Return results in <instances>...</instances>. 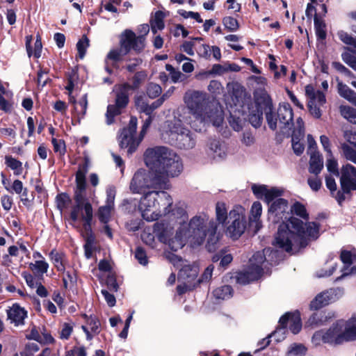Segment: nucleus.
Listing matches in <instances>:
<instances>
[{"mask_svg":"<svg viewBox=\"0 0 356 356\" xmlns=\"http://www.w3.org/2000/svg\"><path fill=\"white\" fill-rule=\"evenodd\" d=\"M270 252V254H276L277 251L271 250L270 248L265 249L264 252H256L250 259V264H259L263 266V264L266 260V255Z\"/></svg>","mask_w":356,"mask_h":356,"instance_id":"obj_34","label":"nucleus"},{"mask_svg":"<svg viewBox=\"0 0 356 356\" xmlns=\"http://www.w3.org/2000/svg\"><path fill=\"white\" fill-rule=\"evenodd\" d=\"M249 122L254 127H261L263 122V114L265 113L268 127L272 131L276 130V119L273 115V102L266 91H261L254 95V107L249 108Z\"/></svg>","mask_w":356,"mask_h":356,"instance_id":"obj_4","label":"nucleus"},{"mask_svg":"<svg viewBox=\"0 0 356 356\" xmlns=\"http://www.w3.org/2000/svg\"><path fill=\"white\" fill-rule=\"evenodd\" d=\"M165 13L161 10H157L154 14V19L150 20L152 32L155 34L158 30H162L165 27Z\"/></svg>","mask_w":356,"mask_h":356,"instance_id":"obj_28","label":"nucleus"},{"mask_svg":"<svg viewBox=\"0 0 356 356\" xmlns=\"http://www.w3.org/2000/svg\"><path fill=\"white\" fill-rule=\"evenodd\" d=\"M175 146L178 149H192L195 145V139L193 137L191 131L184 129L180 133L173 134Z\"/></svg>","mask_w":356,"mask_h":356,"instance_id":"obj_14","label":"nucleus"},{"mask_svg":"<svg viewBox=\"0 0 356 356\" xmlns=\"http://www.w3.org/2000/svg\"><path fill=\"white\" fill-rule=\"evenodd\" d=\"M122 108L118 107L116 104H109L107 106L106 118L108 124H111L113 122V119L115 116L121 114V110Z\"/></svg>","mask_w":356,"mask_h":356,"instance_id":"obj_43","label":"nucleus"},{"mask_svg":"<svg viewBox=\"0 0 356 356\" xmlns=\"http://www.w3.org/2000/svg\"><path fill=\"white\" fill-rule=\"evenodd\" d=\"M314 29L318 40H324L326 38V25L323 19H320L319 15L315 13L314 15Z\"/></svg>","mask_w":356,"mask_h":356,"instance_id":"obj_26","label":"nucleus"},{"mask_svg":"<svg viewBox=\"0 0 356 356\" xmlns=\"http://www.w3.org/2000/svg\"><path fill=\"white\" fill-rule=\"evenodd\" d=\"M51 143L54 147V151L56 153L58 152L61 156L65 154L66 147L63 140H57L55 138H52Z\"/></svg>","mask_w":356,"mask_h":356,"instance_id":"obj_53","label":"nucleus"},{"mask_svg":"<svg viewBox=\"0 0 356 356\" xmlns=\"http://www.w3.org/2000/svg\"><path fill=\"white\" fill-rule=\"evenodd\" d=\"M86 323L90 327V330L92 333L98 334L100 332V322L96 316H92L89 318Z\"/></svg>","mask_w":356,"mask_h":356,"instance_id":"obj_59","label":"nucleus"},{"mask_svg":"<svg viewBox=\"0 0 356 356\" xmlns=\"http://www.w3.org/2000/svg\"><path fill=\"white\" fill-rule=\"evenodd\" d=\"M213 296L217 299L226 300L232 296L233 289L229 285H223L216 288L213 291Z\"/></svg>","mask_w":356,"mask_h":356,"instance_id":"obj_33","label":"nucleus"},{"mask_svg":"<svg viewBox=\"0 0 356 356\" xmlns=\"http://www.w3.org/2000/svg\"><path fill=\"white\" fill-rule=\"evenodd\" d=\"M88 207L90 209V213H93L92 206L89 201L85 202V204L82 203H75V204L72 207V210L70 211V220L73 222H76L79 219V212L83 210L84 213L82 215H86V209Z\"/></svg>","mask_w":356,"mask_h":356,"instance_id":"obj_27","label":"nucleus"},{"mask_svg":"<svg viewBox=\"0 0 356 356\" xmlns=\"http://www.w3.org/2000/svg\"><path fill=\"white\" fill-rule=\"evenodd\" d=\"M334 317L330 312L319 311L313 313L309 318L308 323L312 326H321L327 324Z\"/></svg>","mask_w":356,"mask_h":356,"instance_id":"obj_20","label":"nucleus"},{"mask_svg":"<svg viewBox=\"0 0 356 356\" xmlns=\"http://www.w3.org/2000/svg\"><path fill=\"white\" fill-rule=\"evenodd\" d=\"M93 218V213H90L88 207L86 209V215H81V219L83 221V228L85 232V240H95V236L92 232V223Z\"/></svg>","mask_w":356,"mask_h":356,"instance_id":"obj_21","label":"nucleus"},{"mask_svg":"<svg viewBox=\"0 0 356 356\" xmlns=\"http://www.w3.org/2000/svg\"><path fill=\"white\" fill-rule=\"evenodd\" d=\"M184 102L191 113L201 121L210 118L206 93L197 90L186 92Z\"/></svg>","mask_w":356,"mask_h":356,"instance_id":"obj_6","label":"nucleus"},{"mask_svg":"<svg viewBox=\"0 0 356 356\" xmlns=\"http://www.w3.org/2000/svg\"><path fill=\"white\" fill-rule=\"evenodd\" d=\"M235 278L236 282L242 285H245L254 281L252 277H251V273H249L248 270L238 272Z\"/></svg>","mask_w":356,"mask_h":356,"instance_id":"obj_46","label":"nucleus"},{"mask_svg":"<svg viewBox=\"0 0 356 356\" xmlns=\"http://www.w3.org/2000/svg\"><path fill=\"white\" fill-rule=\"evenodd\" d=\"M32 41V35H29L25 37V45L27 55L29 58L33 56L35 58H39L41 56L42 49V38L39 34L36 35V40L34 44V50H33L31 47Z\"/></svg>","mask_w":356,"mask_h":356,"instance_id":"obj_18","label":"nucleus"},{"mask_svg":"<svg viewBox=\"0 0 356 356\" xmlns=\"http://www.w3.org/2000/svg\"><path fill=\"white\" fill-rule=\"evenodd\" d=\"M139 35L131 29H125L121 34L120 40L127 42H129V48L136 54L142 53L146 47V35L149 33V26L147 24L139 26L138 29Z\"/></svg>","mask_w":356,"mask_h":356,"instance_id":"obj_9","label":"nucleus"},{"mask_svg":"<svg viewBox=\"0 0 356 356\" xmlns=\"http://www.w3.org/2000/svg\"><path fill=\"white\" fill-rule=\"evenodd\" d=\"M124 60L129 63L122 65V69L126 70L129 73L136 72V71L137 67H139L143 61V59L139 57H135L133 58L124 57Z\"/></svg>","mask_w":356,"mask_h":356,"instance_id":"obj_36","label":"nucleus"},{"mask_svg":"<svg viewBox=\"0 0 356 356\" xmlns=\"http://www.w3.org/2000/svg\"><path fill=\"white\" fill-rule=\"evenodd\" d=\"M160 193L170 198V196L166 192L163 191V190H154L146 192L140 201L138 205L140 210L143 212L150 211L151 208L156 207V203L159 204L157 202V197Z\"/></svg>","mask_w":356,"mask_h":356,"instance_id":"obj_13","label":"nucleus"},{"mask_svg":"<svg viewBox=\"0 0 356 356\" xmlns=\"http://www.w3.org/2000/svg\"><path fill=\"white\" fill-rule=\"evenodd\" d=\"M76 187L74 191H84L86 190V179L81 173L75 175Z\"/></svg>","mask_w":356,"mask_h":356,"instance_id":"obj_62","label":"nucleus"},{"mask_svg":"<svg viewBox=\"0 0 356 356\" xmlns=\"http://www.w3.org/2000/svg\"><path fill=\"white\" fill-rule=\"evenodd\" d=\"M29 268L35 275L42 277L48 270L49 264L45 260H36L35 263H30Z\"/></svg>","mask_w":356,"mask_h":356,"instance_id":"obj_31","label":"nucleus"},{"mask_svg":"<svg viewBox=\"0 0 356 356\" xmlns=\"http://www.w3.org/2000/svg\"><path fill=\"white\" fill-rule=\"evenodd\" d=\"M268 220L273 224L280 223L272 244L288 253L306 248L311 241L319 237L320 224L316 222H304L291 216L289 202L278 198L268 207Z\"/></svg>","mask_w":356,"mask_h":356,"instance_id":"obj_1","label":"nucleus"},{"mask_svg":"<svg viewBox=\"0 0 356 356\" xmlns=\"http://www.w3.org/2000/svg\"><path fill=\"white\" fill-rule=\"evenodd\" d=\"M339 39L346 44L353 46L356 49V38H353L346 32L341 31L338 33Z\"/></svg>","mask_w":356,"mask_h":356,"instance_id":"obj_51","label":"nucleus"},{"mask_svg":"<svg viewBox=\"0 0 356 356\" xmlns=\"http://www.w3.org/2000/svg\"><path fill=\"white\" fill-rule=\"evenodd\" d=\"M323 168V161L318 152H314L309 159V172L318 176Z\"/></svg>","mask_w":356,"mask_h":356,"instance_id":"obj_23","label":"nucleus"},{"mask_svg":"<svg viewBox=\"0 0 356 356\" xmlns=\"http://www.w3.org/2000/svg\"><path fill=\"white\" fill-rule=\"evenodd\" d=\"M129 44L128 40L125 42L120 40V47L113 48L108 52L104 59V63L110 64L113 70H122L120 63L124 60V57L132 51L129 48Z\"/></svg>","mask_w":356,"mask_h":356,"instance_id":"obj_10","label":"nucleus"},{"mask_svg":"<svg viewBox=\"0 0 356 356\" xmlns=\"http://www.w3.org/2000/svg\"><path fill=\"white\" fill-rule=\"evenodd\" d=\"M273 115L276 119V129L277 128V122H279L280 127L282 129L293 125V112L289 103H280L277 113L273 111Z\"/></svg>","mask_w":356,"mask_h":356,"instance_id":"obj_12","label":"nucleus"},{"mask_svg":"<svg viewBox=\"0 0 356 356\" xmlns=\"http://www.w3.org/2000/svg\"><path fill=\"white\" fill-rule=\"evenodd\" d=\"M340 173L341 190L337 192L335 199L341 206L346 200V195H351V192L356 191V167L346 163L341 166Z\"/></svg>","mask_w":356,"mask_h":356,"instance_id":"obj_7","label":"nucleus"},{"mask_svg":"<svg viewBox=\"0 0 356 356\" xmlns=\"http://www.w3.org/2000/svg\"><path fill=\"white\" fill-rule=\"evenodd\" d=\"M197 270L195 268L190 266H184L178 273L179 280L191 284H196V286L201 282V280H197Z\"/></svg>","mask_w":356,"mask_h":356,"instance_id":"obj_16","label":"nucleus"},{"mask_svg":"<svg viewBox=\"0 0 356 356\" xmlns=\"http://www.w3.org/2000/svg\"><path fill=\"white\" fill-rule=\"evenodd\" d=\"M113 209L104 205L99 207L97 210V216L100 222L107 224L110 221L111 211Z\"/></svg>","mask_w":356,"mask_h":356,"instance_id":"obj_37","label":"nucleus"},{"mask_svg":"<svg viewBox=\"0 0 356 356\" xmlns=\"http://www.w3.org/2000/svg\"><path fill=\"white\" fill-rule=\"evenodd\" d=\"M137 129V118L136 117H131L129 124L127 127H124L122 131L124 132H127L129 134H132L136 136Z\"/></svg>","mask_w":356,"mask_h":356,"instance_id":"obj_63","label":"nucleus"},{"mask_svg":"<svg viewBox=\"0 0 356 356\" xmlns=\"http://www.w3.org/2000/svg\"><path fill=\"white\" fill-rule=\"evenodd\" d=\"M116 191L114 186L110 187L106 190V200L104 206L109 207L114 209V202L115 197Z\"/></svg>","mask_w":356,"mask_h":356,"instance_id":"obj_58","label":"nucleus"},{"mask_svg":"<svg viewBox=\"0 0 356 356\" xmlns=\"http://www.w3.org/2000/svg\"><path fill=\"white\" fill-rule=\"evenodd\" d=\"M134 257L138 261V263L143 266H145L148 264V258L147 252L144 248L138 246L135 249Z\"/></svg>","mask_w":356,"mask_h":356,"instance_id":"obj_42","label":"nucleus"},{"mask_svg":"<svg viewBox=\"0 0 356 356\" xmlns=\"http://www.w3.org/2000/svg\"><path fill=\"white\" fill-rule=\"evenodd\" d=\"M27 316V311L18 303H14L7 310L8 320H10V323H13L15 326L24 325V320Z\"/></svg>","mask_w":356,"mask_h":356,"instance_id":"obj_15","label":"nucleus"},{"mask_svg":"<svg viewBox=\"0 0 356 356\" xmlns=\"http://www.w3.org/2000/svg\"><path fill=\"white\" fill-rule=\"evenodd\" d=\"M208 220L209 218L205 214L204 217L199 216L193 217L188 223V236L192 238L195 243L201 245L208 236L206 248L209 252H213L216 251L219 240L216 235L218 224L211 220L209 227L207 228L206 222Z\"/></svg>","mask_w":356,"mask_h":356,"instance_id":"obj_3","label":"nucleus"},{"mask_svg":"<svg viewBox=\"0 0 356 356\" xmlns=\"http://www.w3.org/2000/svg\"><path fill=\"white\" fill-rule=\"evenodd\" d=\"M5 164L14 170V175L16 176L20 175L23 172L22 163L12 156H5Z\"/></svg>","mask_w":356,"mask_h":356,"instance_id":"obj_32","label":"nucleus"},{"mask_svg":"<svg viewBox=\"0 0 356 356\" xmlns=\"http://www.w3.org/2000/svg\"><path fill=\"white\" fill-rule=\"evenodd\" d=\"M144 161L149 168L147 172H137L130 184L134 193H145V189L167 190L170 187L169 177H177L183 170L180 156L164 146L147 148Z\"/></svg>","mask_w":356,"mask_h":356,"instance_id":"obj_2","label":"nucleus"},{"mask_svg":"<svg viewBox=\"0 0 356 356\" xmlns=\"http://www.w3.org/2000/svg\"><path fill=\"white\" fill-rule=\"evenodd\" d=\"M331 296L328 291H323L318 293L310 302L311 310H319L330 304Z\"/></svg>","mask_w":356,"mask_h":356,"instance_id":"obj_22","label":"nucleus"},{"mask_svg":"<svg viewBox=\"0 0 356 356\" xmlns=\"http://www.w3.org/2000/svg\"><path fill=\"white\" fill-rule=\"evenodd\" d=\"M135 106L140 112L149 115V104L145 101L143 96L139 95L135 97Z\"/></svg>","mask_w":356,"mask_h":356,"instance_id":"obj_41","label":"nucleus"},{"mask_svg":"<svg viewBox=\"0 0 356 356\" xmlns=\"http://www.w3.org/2000/svg\"><path fill=\"white\" fill-rule=\"evenodd\" d=\"M222 23H223L224 26H225V28L229 31L234 32V31H237L239 28V24H238V20L233 17H230V16L225 17L222 19Z\"/></svg>","mask_w":356,"mask_h":356,"instance_id":"obj_44","label":"nucleus"},{"mask_svg":"<svg viewBox=\"0 0 356 356\" xmlns=\"http://www.w3.org/2000/svg\"><path fill=\"white\" fill-rule=\"evenodd\" d=\"M341 149L343 155L347 160H350L351 157L353 156L354 153L356 152L355 148L352 147L346 143H343L341 145Z\"/></svg>","mask_w":356,"mask_h":356,"instance_id":"obj_64","label":"nucleus"},{"mask_svg":"<svg viewBox=\"0 0 356 356\" xmlns=\"http://www.w3.org/2000/svg\"><path fill=\"white\" fill-rule=\"evenodd\" d=\"M162 92L161 87L156 83H150L147 88V95L151 99L159 97Z\"/></svg>","mask_w":356,"mask_h":356,"instance_id":"obj_48","label":"nucleus"},{"mask_svg":"<svg viewBox=\"0 0 356 356\" xmlns=\"http://www.w3.org/2000/svg\"><path fill=\"white\" fill-rule=\"evenodd\" d=\"M283 195V191L278 189L275 187L271 188L270 189L267 188V191L265 196V201L269 206L276 199L280 198Z\"/></svg>","mask_w":356,"mask_h":356,"instance_id":"obj_38","label":"nucleus"},{"mask_svg":"<svg viewBox=\"0 0 356 356\" xmlns=\"http://www.w3.org/2000/svg\"><path fill=\"white\" fill-rule=\"evenodd\" d=\"M332 67L339 72L344 74L347 77L350 78H355V74L347 67H346L343 65H342L340 62H332Z\"/></svg>","mask_w":356,"mask_h":356,"instance_id":"obj_54","label":"nucleus"},{"mask_svg":"<svg viewBox=\"0 0 356 356\" xmlns=\"http://www.w3.org/2000/svg\"><path fill=\"white\" fill-rule=\"evenodd\" d=\"M327 168L330 172L334 175L335 176H337V177L341 176L340 170H339V168H338L337 161L335 160L334 159H330L327 160Z\"/></svg>","mask_w":356,"mask_h":356,"instance_id":"obj_61","label":"nucleus"},{"mask_svg":"<svg viewBox=\"0 0 356 356\" xmlns=\"http://www.w3.org/2000/svg\"><path fill=\"white\" fill-rule=\"evenodd\" d=\"M22 193V198L21 201L22 202L23 204L28 209L31 207L34 202L35 195L33 194V192L32 193L31 197L28 196V189L27 188H24V191L21 193Z\"/></svg>","mask_w":356,"mask_h":356,"instance_id":"obj_57","label":"nucleus"},{"mask_svg":"<svg viewBox=\"0 0 356 356\" xmlns=\"http://www.w3.org/2000/svg\"><path fill=\"white\" fill-rule=\"evenodd\" d=\"M90 45V40L86 35H83L82 38L76 43V49L78 51L79 56L81 59L83 58L86 49Z\"/></svg>","mask_w":356,"mask_h":356,"instance_id":"obj_39","label":"nucleus"},{"mask_svg":"<svg viewBox=\"0 0 356 356\" xmlns=\"http://www.w3.org/2000/svg\"><path fill=\"white\" fill-rule=\"evenodd\" d=\"M177 13L185 19L191 17L194 19L198 23L203 22V19L201 18L200 15L197 12L186 11L183 9H179Z\"/></svg>","mask_w":356,"mask_h":356,"instance_id":"obj_55","label":"nucleus"},{"mask_svg":"<svg viewBox=\"0 0 356 356\" xmlns=\"http://www.w3.org/2000/svg\"><path fill=\"white\" fill-rule=\"evenodd\" d=\"M216 220L219 223L224 224L227 219L229 220V215H227V211L225 202H218L216 203Z\"/></svg>","mask_w":356,"mask_h":356,"instance_id":"obj_35","label":"nucleus"},{"mask_svg":"<svg viewBox=\"0 0 356 356\" xmlns=\"http://www.w3.org/2000/svg\"><path fill=\"white\" fill-rule=\"evenodd\" d=\"M49 257L58 272L65 273L67 259L63 252L54 248L49 253Z\"/></svg>","mask_w":356,"mask_h":356,"instance_id":"obj_19","label":"nucleus"},{"mask_svg":"<svg viewBox=\"0 0 356 356\" xmlns=\"http://www.w3.org/2000/svg\"><path fill=\"white\" fill-rule=\"evenodd\" d=\"M307 348L301 343H293L288 350V355L291 356H303L306 354Z\"/></svg>","mask_w":356,"mask_h":356,"instance_id":"obj_45","label":"nucleus"},{"mask_svg":"<svg viewBox=\"0 0 356 356\" xmlns=\"http://www.w3.org/2000/svg\"><path fill=\"white\" fill-rule=\"evenodd\" d=\"M280 325L277 328L276 332L286 330L289 323V330L294 334H297L302 329V321L300 313L296 310L293 312H286L279 320Z\"/></svg>","mask_w":356,"mask_h":356,"instance_id":"obj_11","label":"nucleus"},{"mask_svg":"<svg viewBox=\"0 0 356 356\" xmlns=\"http://www.w3.org/2000/svg\"><path fill=\"white\" fill-rule=\"evenodd\" d=\"M249 273H251V277L254 280H259L263 275L264 268L259 264H250L248 270Z\"/></svg>","mask_w":356,"mask_h":356,"instance_id":"obj_47","label":"nucleus"},{"mask_svg":"<svg viewBox=\"0 0 356 356\" xmlns=\"http://www.w3.org/2000/svg\"><path fill=\"white\" fill-rule=\"evenodd\" d=\"M147 73L145 70L138 71L135 72L134 75L131 78V84L128 82H125L122 84L123 85V88H128L129 90H136L140 88L142 82L145 79Z\"/></svg>","mask_w":356,"mask_h":356,"instance_id":"obj_25","label":"nucleus"},{"mask_svg":"<svg viewBox=\"0 0 356 356\" xmlns=\"http://www.w3.org/2000/svg\"><path fill=\"white\" fill-rule=\"evenodd\" d=\"M253 194L257 199L265 198L267 191V186L253 184L251 187Z\"/></svg>","mask_w":356,"mask_h":356,"instance_id":"obj_56","label":"nucleus"},{"mask_svg":"<svg viewBox=\"0 0 356 356\" xmlns=\"http://www.w3.org/2000/svg\"><path fill=\"white\" fill-rule=\"evenodd\" d=\"M129 91L128 88H123L122 84L119 85L118 90L116 92L115 104L122 109L126 108L129 102Z\"/></svg>","mask_w":356,"mask_h":356,"instance_id":"obj_24","label":"nucleus"},{"mask_svg":"<svg viewBox=\"0 0 356 356\" xmlns=\"http://www.w3.org/2000/svg\"><path fill=\"white\" fill-rule=\"evenodd\" d=\"M55 202L57 209L62 212L72 204V198L68 193L63 192L57 194Z\"/></svg>","mask_w":356,"mask_h":356,"instance_id":"obj_30","label":"nucleus"},{"mask_svg":"<svg viewBox=\"0 0 356 356\" xmlns=\"http://www.w3.org/2000/svg\"><path fill=\"white\" fill-rule=\"evenodd\" d=\"M341 113L350 122L356 124V108L348 106H341Z\"/></svg>","mask_w":356,"mask_h":356,"instance_id":"obj_40","label":"nucleus"},{"mask_svg":"<svg viewBox=\"0 0 356 356\" xmlns=\"http://www.w3.org/2000/svg\"><path fill=\"white\" fill-rule=\"evenodd\" d=\"M40 350L36 343H28L26 344L23 351L20 353L21 356H33L34 353Z\"/></svg>","mask_w":356,"mask_h":356,"instance_id":"obj_52","label":"nucleus"},{"mask_svg":"<svg viewBox=\"0 0 356 356\" xmlns=\"http://www.w3.org/2000/svg\"><path fill=\"white\" fill-rule=\"evenodd\" d=\"M340 259L344 264V266H351L356 259V256L353 255L349 250H342L340 254Z\"/></svg>","mask_w":356,"mask_h":356,"instance_id":"obj_49","label":"nucleus"},{"mask_svg":"<svg viewBox=\"0 0 356 356\" xmlns=\"http://www.w3.org/2000/svg\"><path fill=\"white\" fill-rule=\"evenodd\" d=\"M247 227L246 217L241 206H235L229 213L227 234L234 240L238 239Z\"/></svg>","mask_w":356,"mask_h":356,"instance_id":"obj_8","label":"nucleus"},{"mask_svg":"<svg viewBox=\"0 0 356 356\" xmlns=\"http://www.w3.org/2000/svg\"><path fill=\"white\" fill-rule=\"evenodd\" d=\"M343 327L344 320H337L327 330L316 331L312 337V343L315 346H321L322 343L336 346L352 341L348 327Z\"/></svg>","mask_w":356,"mask_h":356,"instance_id":"obj_5","label":"nucleus"},{"mask_svg":"<svg viewBox=\"0 0 356 356\" xmlns=\"http://www.w3.org/2000/svg\"><path fill=\"white\" fill-rule=\"evenodd\" d=\"M337 90L339 95L347 100L350 98V95H353V92L354 91L341 81L338 82Z\"/></svg>","mask_w":356,"mask_h":356,"instance_id":"obj_50","label":"nucleus"},{"mask_svg":"<svg viewBox=\"0 0 356 356\" xmlns=\"http://www.w3.org/2000/svg\"><path fill=\"white\" fill-rule=\"evenodd\" d=\"M309 112L315 118L319 119L322 115L321 110L315 104L314 100H310L307 104Z\"/></svg>","mask_w":356,"mask_h":356,"instance_id":"obj_60","label":"nucleus"},{"mask_svg":"<svg viewBox=\"0 0 356 356\" xmlns=\"http://www.w3.org/2000/svg\"><path fill=\"white\" fill-rule=\"evenodd\" d=\"M140 141L136 140V136L121 131L120 146L122 149H127V154H132L138 147Z\"/></svg>","mask_w":356,"mask_h":356,"instance_id":"obj_17","label":"nucleus"},{"mask_svg":"<svg viewBox=\"0 0 356 356\" xmlns=\"http://www.w3.org/2000/svg\"><path fill=\"white\" fill-rule=\"evenodd\" d=\"M291 216L296 215L302 218L305 220H309V213L306 209L305 206L298 201H296L291 208H289Z\"/></svg>","mask_w":356,"mask_h":356,"instance_id":"obj_29","label":"nucleus"}]
</instances>
